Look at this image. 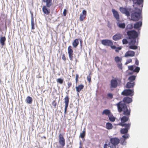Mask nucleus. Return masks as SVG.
<instances>
[{
    "instance_id": "15",
    "label": "nucleus",
    "mask_w": 148,
    "mask_h": 148,
    "mask_svg": "<svg viewBox=\"0 0 148 148\" xmlns=\"http://www.w3.org/2000/svg\"><path fill=\"white\" fill-rule=\"evenodd\" d=\"M135 52L132 51H128L127 52L125 55V57L126 58L132 57L134 56Z\"/></svg>"
},
{
    "instance_id": "41",
    "label": "nucleus",
    "mask_w": 148,
    "mask_h": 148,
    "mask_svg": "<svg viewBox=\"0 0 148 148\" xmlns=\"http://www.w3.org/2000/svg\"><path fill=\"white\" fill-rule=\"evenodd\" d=\"M122 43L123 44H127L128 43V41L127 39L124 38L122 40Z\"/></svg>"
},
{
    "instance_id": "59",
    "label": "nucleus",
    "mask_w": 148,
    "mask_h": 148,
    "mask_svg": "<svg viewBox=\"0 0 148 148\" xmlns=\"http://www.w3.org/2000/svg\"><path fill=\"white\" fill-rule=\"evenodd\" d=\"M43 138L45 139H46V138L45 136H43Z\"/></svg>"
},
{
    "instance_id": "31",
    "label": "nucleus",
    "mask_w": 148,
    "mask_h": 148,
    "mask_svg": "<svg viewBox=\"0 0 148 148\" xmlns=\"http://www.w3.org/2000/svg\"><path fill=\"white\" fill-rule=\"evenodd\" d=\"M86 134V130L84 128L82 132L81 133L79 136V137L83 138H84Z\"/></svg>"
},
{
    "instance_id": "6",
    "label": "nucleus",
    "mask_w": 148,
    "mask_h": 148,
    "mask_svg": "<svg viewBox=\"0 0 148 148\" xmlns=\"http://www.w3.org/2000/svg\"><path fill=\"white\" fill-rule=\"evenodd\" d=\"M131 123H129L127 124H123L122 123H119L118 125L121 126L122 127H125V128L121 129V134H126L128 132V130L130 129L131 126Z\"/></svg>"
},
{
    "instance_id": "10",
    "label": "nucleus",
    "mask_w": 148,
    "mask_h": 148,
    "mask_svg": "<svg viewBox=\"0 0 148 148\" xmlns=\"http://www.w3.org/2000/svg\"><path fill=\"white\" fill-rule=\"evenodd\" d=\"M64 102L65 103V107L64 109V113L65 114L67 113V109L69 103V98L68 95L66 96L64 98Z\"/></svg>"
},
{
    "instance_id": "3",
    "label": "nucleus",
    "mask_w": 148,
    "mask_h": 148,
    "mask_svg": "<svg viewBox=\"0 0 148 148\" xmlns=\"http://www.w3.org/2000/svg\"><path fill=\"white\" fill-rule=\"evenodd\" d=\"M137 8H135L137 9ZM138 11L134 10L133 12L131 14V19L133 21H137L142 18L141 12L140 9H138Z\"/></svg>"
},
{
    "instance_id": "29",
    "label": "nucleus",
    "mask_w": 148,
    "mask_h": 148,
    "mask_svg": "<svg viewBox=\"0 0 148 148\" xmlns=\"http://www.w3.org/2000/svg\"><path fill=\"white\" fill-rule=\"evenodd\" d=\"M114 60L115 62L116 63H118L121 62V60H122V59L121 58H120L118 56H116L114 58Z\"/></svg>"
},
{
    "instance_id": "60",
    "label": "nucleus",
    "mask_w": 148,
    "mask_h": 148,
    "mask_svg": "<svg viewBox=\"0 0 148 148\" xmlns=\"http://www.w3.org/2000/svg\"><path fill=\"white\" fill-rule=\"evenodd\" d=\"M77 95H78V96L79 95V93H77Z\"/></svg>"
},
{
    "instance_id": "27",
    "label": "nucleus",
    "mask_w": 148,
    "mask_h": 148,
    "mask_svg": "<svg viewBox=\"0 0 148 148\" xmlns=\"http://www.w3.org/2000/svg\"><path fill=\"white\" fill-rule=\"evenodd\" d=\"M108 117L110 121L111 122H113L115 121V118L112 114H111L110 115H108Z\"/></svg>"
},
{
    "instance_id": "44",
    "label": "nucleus",
    "mask_w": 148,
    "mask_h": 148,
    "mask_svg": "<svg viewBox=\"0 0 148 148\" xmlns=\"http://www.w3.org/2000/svg\"><path fill=\"white\" fill-rule=\"evenodd\" d=\"M110 47L112 49H116V46H115V45H113V43L112 42V44H111V45H110Z\"/></svg>"
},
{
    "instance_id": "42",
    "label": "nucleus",
    "mask_w": 148,
    "mask_h": 148,
    "mask_svg": "<svg viewBox=\"0 0 148 148\" xmlns=\"http://www.w3.org/2000/svg\"><path fill=\"white\" fill-rule=\"evenodd\" d=\"M132 59H128L126 62L125 63V64L126 65L128 64V63L131 62H132Z\"/></svg>"
},
{
    "instance_id": "11",
    "label": "nucleus",
    "mask_w": 148,
    "mask_h": 148,
    "mask_svg": "<svg viewBox=\"0 0 148 148\" xmlns=\"http://www.w3.org/2000/svg\"><path fill=\"white\" fill-rule=\"evenodd\" d=\"M118 82L116 79H112L110 81V88H116L118 85Z\"/></svg>"
},
{
    "instance_id": "33",
    "label": "nucleus",
    "mask_w": 148,
    "mask_h": 148,
    "mask_svg": "<svg viewBox=\"0 0 148 148\" xmlns=\"http://www.w3.org/2000/svg\"><path fill=\"white\" fill-rule=\"evenodd\" d=\"M133 27H134V26H133V25L132 24H130L127 25L126 27L125 30L127 31V32L129 31V29H132ZM131 30L130 31H131Z\"/></svg>"
},
{
    "instance_id": "23",
    "label": "nucleus",
    "mask_w": 148,
    "mask_h": 148,
    "mask_svg": "<svg viewBox=\"0 0 148 148\" xmlns=\"http://www.w3.org/2000/svg\"><path fill=\"white\" fill-rule=\"evenodd\" d=\"M132 1L135 4L139 5L143 3V0H132Z\"/></svg>"
},
{
    "instance_id": "45",
    "label": "nucleus",
    "mask_w": 148,
    "mask_h": 148,
    "mask_svg": "<svg viewBox=\"0 0 148 148\" xmlns=\"http://www.w3.org/2000/svg\"><path fill=\"white\" fill-rule=\"evenodd\" d=\"M122 49L121 47H116V49H115V51L116 52H118L119 50H120Z\"/></svg>"
},
{
    "instance_id": "21",
    "label": "nucleus",
    "mask_w": 148,
    "mask_h": 148,
    "mask_svg": "<svg viewBox=\"0 0 148 148\" xmlns=\"http://www.w3.org/2000/svg\"><path fill=\"white\" fill-rule=\"evenodd\" d=\"M111 114V111L110 110L108 109H105L103 111L102 114V115L105 114L108 116L110 115Z\"/></svg>"
},
{
    "instance_id": "35",
    "label": "nucleus",
    "mask_w": 148,
    "mask_h": 148,
    "mask_svg": "<svg viewBox=\"0 0 148 148\" xmlns=\"http://www.w3.org/2000/svg\"><path fill=\"white\" fill-rule=\"evenodd\" d=\"M57 82L60 84H62L64 81L63 79L61 78H59L56 80Z\"/></svg>"
},
{
    "instance_id": "17",
    "label": "nucleus",
    "mask_w": 148,
    "mask_h": 148,
    "mask_svg": "<svg viewBox=\"0 0 148 148\" xmlns=\"http://www.w3.org/2000/svg\"><path fill=\"white\" fill-rule=\"evenodd\" d=\"M123 101L125 103H129L132 101V99L131 98L126 97L123 98Z\"/></svg>"
},
{
    "instance_id": "43",
    "label": "nucleus",
    "mask_w": 148,
    "mask_h": 148,
    "mask_svg": "<svg viewBox=\"0 0 148 148\" xmlns=\"http://www.w3.org/2000/svg\"><path fill=\"white\" fill-rule=\"evenodd\" d=\"M108 98L112 99L113 97V95L111 93H108L107 95Z\"/></svg>"
},
{
    "instance_id": "19",
    "label": "nucleus",
    "mask_w": 148,
    "mask_h": 148,
    "mask_svg": "<svg viewBox=\"0 0 148 148\" xmlns=\"http://www.w3.org/2000/svg\"><path fill=\"white\" fill-rule=\"evenodd\" d=\"M116 24L118 27L124 29L125 27V25L124 23H121L119 20L117 21Z\"/></svg>"
},
{
    "instance_id": "16",
    "label": "nucleus",
    "mask_w": 148,
    "mask_h": 148,
    "mask_svg": "<svg viewBox=\"0 0 148 148\" xmlns=\"http://www.w3.org/2000/svg\"><path fill=\"white\" fill-rule=\"evenodd\" d=\"M46 5L45 6H44L42 8V10L43 13L45 14L48 15L50 13V10L48 8Z\"/></svg>"
},
{
    "instance_id": "49",
    "label": "nucleus",
    "mask_w": 148,
    "mask_h": 148,
    "mask_svg": "<svg viewBox=\"0 0 148 148\" xmlns=\"http://www.w3.org/2000/svg\"><path fill=\"white\" fill-rule=\"evenodd\" d=\"M67 10L66 9H64L63 12V14L64 16H65L66 14Z\"/></svg>"
},
{
    "instance_id": "39",
    "label": "nucleus",
    "mask_w": 148,
    "mask_h": 148,
    "mask_svg": "<svg viewBox=\"0 0 148 148\" xmlns=\"http://www.w3.org/2000/svg\"><path fill=\"white\" fill-rule=\"evenodd\" d=\"M86 16L84 15H82L81 14H80V17H79V20L81 21H83L84 18H86Z\"/></svg>"
},
{
    "instance_id": "61",
    "label": "nucleus",
    "mask_w": 148,
    "mask_h": 148,
    "mask_svg": "<svg viewBox=\"0 0 148 148\" xmlns=\"http://www.w3.org/2000/svg\"><path fill=\"white\" fill-rule=\"evenodd\" d=\"M143 6V4H142V7Z\"/></svg>"
},
{
    "instance_id": "38",
    "label": "nucleus",
    "mask_w": 148,
    "mask_h": 148,
    "mask_svg": "<svg viewBox=\"0 0 148 148\" xmlns=\"http://www.w3.org/2000/svg\"><path fill=\"white\" fill-rule=\"evenodd\" d=\"M135 67V68L134 69L133 72H135L137 73H138L140 70V68L137 66H136V67Z\"/></svg>"
},
{
    "instance_id": "5",
    "label": "nucleus",
    "mask_w": 148,
    "mask_h": 148,
    "mask_svg": "<svg viewBox=\"0 0 148 148\" xmlns=\"http://www.w3.org/2000/svg\"><path fill=\"white\" fill-rule=\"evenodd\" d=\"M58 143L60 145H57L56 148H63L65 145V140L62 134L60 133L59 134Z\"/></svg>"
},
{
    "instance_id": "48",
    "label": "nucleus",
    "mask_w": 148,
    "mask_h": 148,
    "mask_svg": "<svg viewBox=\"0 0 148 148\" xmlns=\"http://www.w3.org/2000/svg\"><path fill=\"white\" fill-rule=\"evenodd\" d=\"M122 137L123 138L125 139L127 138H128V134H126L125 135H123L122 136Z\"/></svg>"
},
{
    "instance_id": "14",
    "label": "nucleus",
    "mask_w": 148,
    "mask_h": 148,
    "mask_svg": "<svg viewBox=\"0 0 148 148\" xmlns=\"http://www.w3.org/2000/svg\"><path fill=\"white\" fill-rule=\"evenodd\" d=\"M123 37V35L119 33H117L113 36L112 38L115 41L121 39Z\"/></svg>"
},
{
    "instance_id": "26",
    "label": "nucleus",
    "mask_w": 148,
    "mask_h": 148,
    "mask_svg": "<svg viewBox=\"0 0 148 148\" xmlns=\"http://www.w3.org/2000/svg\"><path fill=\"white\" fill-rule=\"evenodd\" d=\"M57 105V103L56 100H53L50 104L52 108H56Z\"/></svg>"
},
{
    "instance_id": "9",
    "label": "nucleus",
    "mask_w": 148,
    "mask_h": 148,
    "mask_svg": "<svg viewBox=\"0 0 148 148\" xmlns=\"http://www.w3.org/2000/svg\"><path fill=\"white\" fill-rule=\"evenodd\" d=\"M101 43L103 45L110 46L112 43V41L108 39H103L101 40Z\"/></svg>"
},
{
    "instance_id": "55",
    "label": "nucleus",
    "mask_w": 148,
    "mask_h": 148,
    "mask_svg": "<svg viewBox=\"0 0 148 148\" xmlns=\"http://www.w3.org/2000/svg\"><path fill=\"white\" fill-rule=\"evenodd\" d=\"M71 85H72V84L71 82L69 83L68 84V87L69 88V87L71 86Z\"/></svg>"
},
{
    "instance_id": "34",
    "label": "nucleus",
    "mask_w": 148,
    "mask_h": 148,
    "mask_svg": "<svg viewBox=\"0 0 148 148\" xmlns=\"http://www.w3.org/2000/svg\"><path fill=\"white\" fill-rule=\"evenodd\" d=\"M31 26L32 29H34V19L33 18V15H32L31 18Z\"/></svg>"
},
{
    "instance_id": "46",
    "label": "nucleus",
    "mask_w": 148,
    "mask_h": 148,
    "mask_svg": "<svg viewBox=\"0 0 148 148\" xmlns=\"http://www.w3.org/2000/svg\"><path fill=\"white\" fill-rule=\"evenodd\" d=\"M132 93H121L122 95L125 96H128L130 95Z\"/></svg>"
},
{
    "instance_id": "51",
    "label": "nucleus",
    "mask_w": 148,
    "mask_h": 148,
    "mask_svg": "<svg viewBox=\"0 0 148 148\" xmlns=\"http://www.w3.org/2000/svg\"><path fill=\"white\" fill-rule=\"evenodd\" d=\"M87 80L90 82L91 81V77L89 75L87 77Z\"/></svg>"
},
{
    "instance_id": "22",
    "label": "nucleus",
    "mask_w": 148,
    "mask_h": 148,
    "mask_svg": "<svg viewBox=\"0 0 148 148\" xmlns=\"http://www.w3.org/2000/svg\"><path fill=\"white\" fill-rule=\"evenodd\" d=\"M79 39H75L72 43V45L74 48H76L79 44Z\"/></svg>"
},
{
    "instance_id": "25",
    "label": "nucleus",
    "mask_w": 148,
    "mask_h": 148,
    "mask_svg": "<svg viewBox=\"0 0 148 148\" xmlns=\"http://www.w3.org/2000/svg\"><path fill=\"white\" fill-rule=\"evenodd\" d=\"M6 40L5 37V36L1 37L0 38V42L2 46L5 45V42Z\"/></svg>"
},
{
    "instance_id": "54",
    "label": "nucleus",
    "mask_w": 148,
    "mask_h": 148,
    "mask_svg": "<svg viewBox=\"0 0 148 148\" xmlns=\"http://www.w3.org/2000/svg\"><path fill=\"white\" fill-rule=\"evenodd\" d=\"M108 145L107 144H105L103 146V148H107Z\"/></svg>"
},
{
    "instance_id": "30",
    "label": "nucleus",
    "mask_w": 148,
    "mask_h": 148,
    "mask_svg": "<svg viewBox=\"0 0 148 148\" xmlns=\"http://www.w3.org/2000/svg\"><path fill=\"white\" fill-rule=\"evenodd\" d=\"M136 77L135 75H131L128 77V79L131 82H134L133 81L135 79Z\"/></svg>"
},
{
    "instance_id": "1",
    "label": "nucleus",
    "mask_w": 148,
    "mask_h": 148,
    "mask_svg": "<svg viewBox=\"0 0 148 148\" xmlns=\"http://www.w3.org/2000/svg\"><path fill=\"white\" fill-rule=\"evenodd\" d=\"M115 105L117 106L119 112H123V114L127 116H123L121 118V122L120 123L125 124V122L129 120V116L130 114V110H128L127 105L125 103H122L121 101L116 104Z\"/></svg>"
},
{
    "instance_id": "58",
    "label": "nucleus",
    "mask_w": 148,
    "mask_h": 148,
    "mask_svg": "<svg viewBox=\"0 0 148 148\" xmlns=\"http://www.w3.org/2000/svg\"><path fill=\"white\" fill-rule=\"evenodd\" d=\"M79 148H83V147H81V146H79Z\"/></svg>"
},
{
    "instance_id": "28",
    "label": "nucleus",
    "mask_w": 148,
    "mask_h": 148,
    "mask_svg": "<svg viewBox=\"0 0 148 148\" xmlns=\"http://www.w3.org/2000/svg\"><path fill=\"white\" fill-rule=\"evenodd\" d=\"M26 102L29 104H31L32 101V98L29 96L27 97L26 99Z\"/></svg>"
},
{
    "instance_id": "13",
    "label": "nucleus",
    "mask_w": 148,
    "mask_h": 148,
    "mask_svg": "<svg viewBox=\"0 0 148 148\" xmlns=\"http://www.w3.org/2000/svg\"><path fill=\"white\" fill-rule=\"evenodd\" d=\"M112 11L113 16L117 21H118L120 19V16L118 12L114 9H112Z\"/></svg>"
},
{
    "instance_id": "7",
    "label": "nucleus",
    "mask_w": 148,
    "mask_h": 148,
    "mask_svg": "<svg viewBox=\"0 0 148 148\" xmlns=\"http://www.w3.org/2000/svg\"><path fill=\"white\" fill-rule=\"evenodd\" d=\"M119 139L116 138H111L110 139V143H109V145H110V144H112V145L110 146L111 148H116V146L119 143Z\"/></svg>"
},
{
    "instance_id": "37",
    "label": "nucleus",
    "mask_w": 148,
    "mask_h": 148,
    "mask_svg": "<svg viewBox=\"0 0 148 148\" xmlns=\"http://www.w3.org/2000/svg\"><path fill=\"white\" fill-rule=\"evenodd\" d=\"M134 67H136V66L134 65L129 66H128V69L134 71Z\"/></svg>"
},
{
    "instance_id": "2",
    "label": "nucleus",
    "mask_w": 148,
    "mask_h": 148,
    "mask_svg": "<svg viewBox=\"0 0 148 148\" xmlns=\"http://www.w3.org/2000/svg\"><path fill=\"white\" fill-rule=\"evenodd\" d=\"M128 36V38L131 39L128 43L130 45L129 48L132 49H136L138 46L135 45L136 42V38L138 36V33L135 30L129 31L126 32Z\"/></svg>"
},
{
    "instance_id": "50",
    "label": "nucleus",
    "mask_w": 148,
    "mask_h": 148,
    "mask_svg": "<svg viewBox=\"0 0 148 148\" xmlns=\"http://www.w3.org/2000/svg\"><path fill=\"white\" fill-rule=\"evenodd\" d=\"M79 78V75L78 74H76L75 77V81L77 83L78 80V78Z\"/></svg>"
},
{
    "instance_id": "24",
    "label": "nucleus",
    "mask_w": 148,
    "mask_h": 148,
    "mask_svg": "<svg viewBox=\"0 0 148 148\" xmlns=\"http://www.w3.org/2000/svg\"><path fill=\"white\" fill-rule=\"evenodd\" d=\"M84 87V86L83 84H80L76 87V90L77 92H79Z\"/></svg>"
},
{
    "instance_id": "36",
    "label": "nucleus",
    "mask_w": 148,
    "mask_h": 148,
    "mask_svg": "<svg viewBox=\"0 0 148 148\" xmlns=\"http://www.w3.org/2000/svg\"><path fill=\"white\" fill-rule=\"evenodd\" d=\"M121 92H134V91L132 90L128 89L123 90Z\"/></svg>"
},
{
    "instance_id": "8",
    "label": "nucleus",
    "mask_w": 148,
    "mask_h": 148,
    "mask_svg": "<svg viewBox=\"0 0 148 148\" xmlns=\"http://www.w3.org/2000/svg\"><path fill=\"white\" fill-rule=\"evenodd\" d=\"M68 53L70 60H73V51L72 49V47L69 46L68 47Z\"/></svg>"
},
{
    "instance_id": "57",
    "label": "nucleus",
    "mask_w": 148,
    "mask_h": 148,
    "mask_svg": "<svg viewBox=\"0 0 148 148\" xmlns=\"http://www.w3.org/2000/svg\"><path fill=\"white\" fill-rule=\"evenodd\" d=\"M79 146H81V147H83L82 145V143L81 141H80L79 142Z\"/></svg>"
},
{
    "instance_id": "53",
    "label": "nucleus",
    "mask_w": 148,
    "mask_h": 148,
    "mask_svg": "<svg viewBox=\"0 0 148 148\" xmlns=\"http://www.w3.org/2000/svg\"><path fill=\"white\" fill-rule=\"evenodd\" d=\"M135 64H136L137 65H138L139 64V61L137 59H136V60Z\"/></svg>"
},
{
    "instance_id": "47",
    "label": "nucleus",
    "mask_w": 148,
    "mask_h": 148,
    "mask_svg": "<svg viewBox=\"0 0 148 148\" xmlns=\"http://www.w3.org/2000/svg\"><path fill=\"white\" fill-rule=\"evenodd\" d=\"M82 15H84L86 16V11L85 10H83L82 11Z\"/></svg>"
},
{
    "instance_id": "18",
    "label": "nucleus",
    "mask_w": 148,
    "mask_h": 148,
    "mask_svg": "<svg viewBox=\"0 0 148 148\" xmlns=\"http://www.w3.org/2000/svg\"><path fill=\"white\" fill-rule=\"evenodd\" d=\"M52 0H42L43 2L45 3L47 7L49 8L52 5Z\"/></svg>"
},
{
    "instance_id": "20",
    "label": "nucleus",
    "mask_w": 148,
    "mask_h": 148,
    "mask_svg": "<svg viewBox=\"0 0 148 148\" xmlns=\"http://www.w3.org/2000/svg\"><path fill=\"white\" fill-rule=\"evenodd\" d=\"M135 85V83L134 82H128L126 85V87L127 88H130L133 87Z\"/></svg>"
},
{
    "instance_id": "32",
    "label": "nucleus",
    "mask_w": 148,
    "mask_h": 148,
    "mask_svg": "<svg viewBox=\"0 0 148 148\" xmlns=\"http://www.w3.org/2000/svg\"><path fill=\"white\" fill-rule=\"evenodd\" d=\"M106 128L108 130H110L113 128L112 124L109 122L107 123L106 124Z\"/></svg>"
},
{
    "instance_id": "4",
    "label": "nucleus",
    "mask_w": 148,
    "mask_h": 148,
    "mask_svg": "<svg viewBox=\"0 0 148 148\" xmlns=\"http://www.w3.org/2000/svg\"><path fill=\"white\" fill-rule=\"evenodd\" d=\"M119 10L122 13L125 14L127 17L131 16L134 10V9L130 7H120Z\"/></svg>"
},
{
    "instance_id": "52",
    "label": "nucleus",
    "mask_w": 148,
    "mask_h": 148,
    "mask_svg": "<svg viewBox=\"0 0 148 148\" xmlns=\"http://www.w3.org/2000/svg\"><path fill=\"white\" fill-rule=\"evenodd\" d=\"M62 59L64 60V61H65L66 60V58L65 55L64 54L62 55Z\"/></svg>"
},
{
    "instance_id": "56",
    "label": "nucleus",
    "mask_w": 148,
    "mask_h": 148,
    "mask_svg": "<svg viewBox=\"0 0 148 148\" xmlns=\"http://www.w3.org/2000/svg\"><path fill=\"white\" fill-rule=\"evenodd\" d=\"M134 72H133V71L132 72H129V74L130 75H132V74H133Z\"/></svg>"
},
{
    "instance_id": "12",
    "label": "nucleus",
    "mask_w": 148,
    "mask_h": 148,
    "mask_svg": "<svg viewBox=\"0 0 148 148\" xmlns=\"http://www.w3.org/2000/svg\"><path fill=\"white\" fill-rule=\"evenodd\" d=\"M142 25V23L141 21H139L135 23L134 25V28L138 31L140 29V27Z\"/></svg>"
},
{
    "instance_id": "40",
    "label": "nucleus",
    "mask_w": 148,
    "mask_h": 148,
    "mask_svg": "<svg viewBox=\"0 0 148 148\" xmlns=\"http://www.w3.org/2000/svg\"><path fill=\"white\" fill-rule=\"evenodd\" d=\"M117 66L120 69H122V63L121 62L118 63H117Z\"/></svg>"
}]
</instances>
